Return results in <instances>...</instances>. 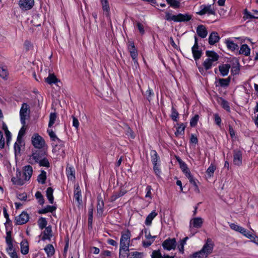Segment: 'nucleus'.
<instances>
[{"label":"nucleus","instance_id":"nucleus-17","mask_svg":"<svg viewBox=\"0 0 258 258\" xmlns=\"http://www.w3.org/2000/svg\"><path fill=\"white\" fill-rule=\"evenodd\" d=\"M128 50L130 53L132 59H134L135 57H137L138 52L137 49L135 48L134 43L133 42H130L128 45Z\"/></svg>","mask_w":258,"mask_h":258},{"label":"nucleus","instance_id":"nucleus-3","mask_svg":"<svg viewBox=\"0 0 258 258\" xmlns=\"http://www.w3.org/2000/svg\"><path fill=\"white\" fill-rule=\"evenodd\" d=\"M191 18V16L187 14H179L177 15H173L171 13H166L165 15V19L168 21L184 22L190 20Z\"/></svg>","mask_w":258,"mask_h":258},{"label":"nucleus","instance_id":"nucleus-23","mask_svg":"<svg viewBox=\"0 0 258 258\" xmlns=\"http://www.w3.org/2000/svg\"><path fill=\"white\" fill-rule=\"evenodd\" d=\"M52 237V230L51 227L50 226H48L45 227V229L43 232V235L42 237V239L43 240H45L46 239H50Z\"/></svg>","mask_w":258,"mask_h":258},{"label":"nucleus","instance_id":"nucleus-32","mask_svg":"<svg viewBox=\"0 0 258 258\" xmlns=\"http://www.w3.org/2000/svg\"><path fill=\"white\" fill-rule=\"evenodd\" d=\"M157 215V213L155 211H153L148 215L145 221V224L147 225H150L153 219Z\"/></svg>","mask_w":258,"mask_h":258},{"label":"nucleus","instance_id":"nucleus-30","mask_svg":"<svg viewBox=\"0 0 258 258\" xmlns=\"http://www.w3.org/2000/svg\"><path fill=\"white\" fill-rule=\"evenodd\" d=\"M225 43L227 48L232 51L237 49L238 47V45L234 43V42L230 39L226 40Z\"/></svg>","mask_w":258,"mask_h":258},{"label":"nucleus","instance_id":"nucleus-58","mask_svg":"<svg viewBox=\"0 0 258 258\" xmlns=\"http://www.w3.org/2000/svg\"><path fill=\"white\" fill-rule=\"evenodd\" d=\"M162 257L159 250H154L152 252V258H162Z\"/></svg>","mask_w":258,"mask_h":258},{"label":"nucleus","instance_id":"nucleus-34","mask_svg":"<svg viewBox=\"0 0 258 258\" xmlns=\"http://www.w3.org/2000/svg\"><path fill=\"white\" fill-rule=\"evenodd\" d=\"M46 179V172L44 170L41 171L40 174L38 175L37 177V181L39 183L44 184Z\"/></svg>","mask_w":258,"mask_h":258},{"label":"nucleus","instance_id":"nucleus-7","mask_svg":"<svg viewBox=\"0 0 258 258\" xmlns=\"http://www.w3.org/2000/svg\"><path fill=\"white\" fill-rule=\"evenodd\" d=\"M19 6L23 10L27 11L32 8L34 5V0H20Z\"/></svg>","mask_w":258,"mask_h":258},{"label":"nucleus","instance_id":"nucleus-55","mask_svg":"<svg viewBox=\"0 0 258 258\" xmlns=\"http://www.w3.org/2000/svg\"><path fill=\"white\" fill-rule=\"evenodd\" d=\"M50 127H49L48 129H47V133L49 135V136H50V138L53 140V141H55L56 140H57L58 139L57 138V137H56V136L55 135V133L53 132V131H52V129L51 128H49Z\"/></svg>","mask_w":258,"mask_h":258},{"label":"nucleus","instance_id":"nucleus-10","mask_svg":"<svg viewBox=\"0 0 258 258\" xmlns=\"http://www.w3.org/2000/svg\"><path fill=\"white\" fill-rule=\"evenodd\" d=\"M200 15H203L205 14L209 15H214L215 11L212 9V6L210 5H202L201 6V10L197 13Z\"/></svg>","mask_w":258,"mask_h":258},{"label":"nucleus","instance_id":"nucleus-11","mask_svg":"<svg viewBox=\"0 0 258 258\" xmlns=\"http://www.w3.org/2000/svg\"><path fill=\"white\" fill-rule=\"evenodd\" d=\"M29 220V215L26 212H22L19 216L16 217L15 220L18 225L25 224Z\"/></svg>","mask_w":258,"mask_h":258},{"label":"nucleus","instance_id":"nucleus-64","mask_svg":"<svg viewBox=\"0 0 258 258\" xmlns=\"http://www.w3.org/2000/svg\"><path fill=\"white\" fill-rule=\"evenodd\" d=\"M221 105L227 111L230 110V107L228 105V103L226 101L223 100L221 102Z\"/></svg>","mask_w":258,"mask_h":258},{"label":"nucleus","instance_id":"nucleus-42","mask_svg":"<svg viewBox=\"0 0 258 258\" xmlns=\"http://www.w3.org/2000/svg\"><path fill=\"white\" fill-rule=\"evenodd\" d=\"M185 126L183 124H180L177 128L176 131L175 133V134L176 136H178L179 135H183L184 133V130Z\"/></svg>","mask_w":258,"mask_h":258},{"label":"nucleus","instance_id":"nucleus-54","mask_svg":"<svg viewBox=\"0 0 258 258\" xmlns=\"http://www.w3.org/2000/svg\"><path fill=\"white\" fill-rule=\"evenodd\" d=\"M13 247H11V250H9V248H7V251L11 258H18L17 253L13 249Z\"/></svg>","mask_w":258,"mask_h":258},{"label":"nucleus","instance_id":"nucleus-25","mask_svg":"<svg viewBox=\"0 0 258 258\" xmlns=\"http://www.w3.org/2000/svg\"><path fill=\"white\" fill-rule=\"evenodd\" d=\"M41 153V152L38 151L33 153L30 158V162L33 164V162L32 160H33L35 163H38L42 158V157L40 155Z\"/></svg>","mask_w":258,"mask_h":258},{"label":"nucleus","instance_id":"nucleus-38","mask_svg":"<svg viewBox=\"0 0 258 258\" xmlns=\"http://www.w3.org/2000/svg\"><path fill=\"white\" fill-rule=\"evenodd\" d=\"M57 118V115L55 112H51L49 115V121L48 123V127H51L55 123Z\"/></svg>","mask_w":258,"mask_h":258},{"label":"nucleus","instance_id":"nucleus-60","mask_svg":"<svg viewBox=\"0 0 258 258\" xmlns=\"http://www.w3.org/2000/svg\"><path fill=\"white\" fill-rule=\"evenodd\" d=\"M17 198L21 201H26L27 199V195L26 193L19 194L17 195Z\"/></svg>","mask_w":258,"mask_h":258},{"label":"nucleus","instance_id":"nucleus-41","mask_svg":"<svg viewBox=\"0 0 258 258\" xmlns=\"http://www.w3.org/2000/svg\"><path fill=\"white\" fill-rule=\"evenodd\" d=\"M38 225L40 229L42 230L45 228L47 224V222L45 218L41 217L38 220Z\"/></svg>","mask_w":258,"mask_h":258},{"label":"nucleus","instance_id":"nucleus-61","mask_svg":"<svg viewBox=\"0 0 258 258\" xmlns=\"http://www.w3.org/2000/svg\"><path fill=\"white\" fill-rule=\"evenodd\" d=\"M154 241V239H148V241H143L142 244L144 247H147L151 245Z\"/></svg>","mask_w":258,"mask_h":258},{"label":"nucleus","instance_id":"nucleus-18","mask_svg":"<svg viewBox=\"0 0 258 258\" xmlns=\"http://www.w3.org/2000/svg\"><path fill=\"white\" fill-rule=\"evenodd\" d=\"M197 33L199 36L202 38H205L208 34L207 30L204 25H199L197 28Z\"/></svg>","mask_w":258,"mask_h":258},{"label":"nucleus","instance_id":"nucleus-2","mask_svg":"<svg viewBox=\"0 0 258 258\" xmlns=\"http://www.w3.org/2000/svg\"><path fill=\"white\" fill-rule=\"evenodd\" d=\"M131 233L128 230L125 231L124 233H122L120 239L119 253L122 250L124 251H129V246Z\"/></svg>","mask_w":258,"mask_h":258},{"label":"nucleus","instance_id":"nucleus-4","mask_svg":"<svg viewBox=\"0 0 258 258\" xmlns=\"http://www.w3.org/2000/svg\"><path fill=\"white\" fill-rule=\"evenodd\" d=\"M29 113L30 110L28 105L26 103H23L20 111L21 122L23 125L26 123V119L29 116Z\"/></svg>","mask_w":258,"mask_h":258},{"label":"nucleus","instance_id":"nucleus-36","mask_svg":"<svg viewBox=\"0 0 258 258\" xmlns=\"http://www.w3.org/2000/svg\"><path fill=\"white\" fill-rule=\"evenodd\" d=\"M53 190L51 187H48L46 190V196L50 204L53 203Z\"/></svg>","mask_w":258,"mask_h":258},{"label":"nucleus","instance_id":"nucleus-15","mask_svg":"<svg viewBox=\"0 0 258 258\" xmlns=\"http://www.w3.org/2000/svg\"><path fill=\"white\" fill-rule=\"evenodd\" d=\"M203 223L202 218L200 217L195 218L190 221V227L200 228L202 227Z\"/></svg>","mask_w":258,"mask_h":258},{"label":"nucleus","instance_id":"nucleus-31","mask_svg":"<svg viewBox=\"0 0 258 258\" xmlns=\"http://www.w3.org/2000/svg\"><path fill=\"white\" fill-rule=\"evenodd\" d=\"M21 251L23 254H26L29 252V245L27 241L24 240L21 242Z\"/></svg>","mask_w":258,"mask_h":258},{"label":"nucleus","instance_id":"nucleus-40","mask_svg":"<svg viewBox=\"0 0 258 258\" xmlns=\"http://www.w3.org/2000/svg\"><path fill=\"white\" fill-rule=\"evenodd\" d=\"M207 257L206 254L202 250L193 253L191 255V258H206Z\"/></svg>","mask_w":258,"mask_h":258},{"label":"nucleus","instance_id":"nucleus-39","mask_svg":"<svg viewBox=\"0 0 258 258\" xmlns=\"http://www.w3.org/2000/svg\"><path fill=\"white\" fill-rule=\"evenodd\" d=\"M46 81L49 84H51L52 83H56L58 80L54 74H50L46 78Z\"/></svg>","mask_w":258,"mask_h":258},{"label":"nucleus","instance_id":"nucleus-44","mask_svg":"<svg viewBox=\"0 0 258 258\" xmlns=\"http://www.w3.org/2000/svg\"><path fill=\"white\" fill-rule=\"evenodd\" d=\"M230 79H220L218 81L219 85L222 87L227 86L230 83Z\"/></svg>","mask_w":258,"mask_h":258},{"label":"nucleus","instance_id":"nucleus-53","mask_svg":"<svg viewBox=\"0 0 258 258\" xmlns=\"http://www.w3.org/2000/svg\"><path fill=\"white\" fill-rule=\"evenodd\" d=\"M188 239V237H185L183 239L180 240L179 245L178 246L179 250L180 252H183L184 250V246L186 243V240Z\"/></svg>","mask_w":258,"mask_h":258},{"label":"nucleus","instance_id":"nucleus-16","mask_svg":"<svg viewBox=\"0 0 258 258\" xmlns=\"http://www.w3.org/2000/svg\"><path fill=\"white\" fill-rule=\"evenodd\" d=\"M24 146L23 140L17 139L14 145L15 154L16 156L19 155L21 152V148Z\"/></svg>","mask_w":258,"mask_h":258},{"label":"nucleus","instance_id":"nucleus-49","mask_svg":"<svg viewBox=\"0 0 258 258\" xmlns=\"http://www.w3.org/2000/svg\"><path fill=\"white\" fill-rule=\"evenodd\" d=\"M38 163H39L40 166L49 167L50 165L48 159H47L46 158H42Z\"/></svg>","mask_w":258,"mask_h":258},{"label":"nucleus","instance_id":"nucleus-13","mask_svg":"<svg viewBox=\"0 0 258 258\" xmlns=\"http://www.w3.org/2000/svg\"><path fill=\"white\" fill-rule=\"evenodd\" d=\"M242 154L241 151L235 150L233 153V163L237 166L242 164Z\"/></svg>","mask_w":258,"mask_h":258},{"label":"nucleus","instance_id":"nucleus-37","mask_svg":"<svg viewBox=\"0 0 258 258\" xmlns=\"http://www.w3.org/2000/svg\"><path fill=\"white\" fill-rule=\"evenodd\" d=\"M151 161L153 164H157V161L159 160V157L155 150H152L150 153Z\"/></svg>","mask_w":258,"mask_h":258},{"label":"nucleus","instance_id":"nucleus-8","mask_svg":"<svg viewBox=\"0 0 258 258\" xmlns=\"http://www.w3.org/2000/svg\"><path fill=\"white\" fill-rule=\"evenodd\" d=\"M191 49L194 58L195 60L200 59L202 55V51L198 49V39L196 37H195V44Z\"/></svg>","mask_w":258,"mask_h":258},{"label":"nucleus","instance_id":"nucleus-59","mask_svg":"<svg viewBox=\"0 0 258 258\" xmlns=\"http://www.w3.org/2000/svg\"><path fill=\"white\" fill-rule=\"evenodd\" d=\"M25 133V129L23 126L19 131L17 139L23 140L22 137L24 135Z\"/></svg>","mask_w":258,"mask_h":258},{"label":"nucleus","instance_id":"nucleus-63","mask_svg":"<svg viewBox=\"0 0 258 258\" xmlns=\"http://www.w3.org/2000/svg\"><path fill=\"white\" fill-rule=\"evenodd\" d=\"M137 27H138L139 31L142 34H144V33H145L144 28L143 25L141 23L138 22L137 23Z\"/></svg>","mask_w":258,"mask_h":258},{"label":"nucleus","instance_id":"nucleus-51","mask_svg":"<svg viewBox=\"0 0 258 258\" xmlns=\"http://www.w3.org/2000/svg\"><path fill=\"white\" fill-rule=\"evenodd\" d=\"M144 95L146 96L147 99L150 101V100L152 99V97L154 96V93L153 91L150 88H148V90L146 92L145 94H144Z\"/></svg>","mask_w":258,"mask_h":258},{"label":"nucleus","instance_id":"nucleus-9","mask_svg":"<svg viewBox=\"0 0 258 258\" xmlns=\"http://www.w3.org/2000/svg\"><path fill=\"white\" fill-rule=\"evenodd\" d=\"M213 63H214V62L212 61L208 58H207L203 63L204 68L200 67V66L198 67L199 72L202 75H205L206 71L211 69Z\"/></svg>","mask_w":258,"mask_h":258},{"label":"nucleus","instance_id":"nucleus-46","mask_svg":"<svg viewBox=\"0 0 258 258\" xmlns=\"http://www.w3.org/2000/svg\"><path fill=\"white\" fill-rule=\"evenodd\" d=\"M189 182L193 185L194 186V190L197 192H200V189L198 187V186L197 185L196 180L194 179V177L192 176L190 178L188 179Z\"/></svg>","mask_w":258,"mask_h":258},{"label":"nucleus","instance_id":"nucleus-43","mask_svg":"<svg viewBox=\"0 0 258 258\" xmlns=\"http://www.w3.org/2000/svg\"><path fill=\"white\" fill-rule=\"evenodd\" d=\"M129 256L130 258H143L144 253L143 252L134 251L130 253Z\"/></svg>","mask_w":258,"mask_h":258},{"label":"nucleus","instance_id":"nucleus-1","mask_svg":"<svg viewBox=\"0 0 258 258\" xmlns=\"http://www.w3.org/2000/svg\"><path fill=\"white\" fill-rule=\"evenodd\" d=\"M33 174V168L30 165H26L23 167V172L17 171L16 176L12 178L11 180L14 184L22 185L26 181H29Z\"/></svg>","mask_w":258,"mask_h":258},{"label":"nucleus","instance_id":"nucleus-12","mask_svg":"<svg viewBox=\"0 0 258 258\" xmlns=\"http://www.w3.org/2000/svg\"><path fill=\"white\" fill-rule=\"evenodd\" d=\"M74 195V199L77 202L78 204L79 205H81L82 203L81 190L78 184L75 185V190Z\"/></svg>","mask_w":258,"mask_h":258},{"label":"nucleus","instance_id":"nucleus-57","mask_svg":"<svg viewBox=\"0 0 258 258\" xmlns=\"http://www.w3.org/2000/svg\"><path fill=\"white\" fill-rule=\"evenodd\" d=\"M125 192L122 191H120L117 193H115L111 197L112 201L116 200L117 198L123 196Z\"/></svg>","mask_w":258,"mask_h":258},{"label":"nucleus","instance_id":"nucleus-22","mask_svg":"<svg viewBox=\"0 0 258 258\" xmlns=\"http://www.w3.org/2000/svg\"><path fill=\"white\" fill-rule=\"evenodd\" d=\"M180 168L184 173L185 175L188 179L192 177V175L191 174L189 169L187 168L186 164L183 162H179Z\"/></svg>","mask_w":258,"mask_h":258},{"label":"nucleus","instance_id":"nucleus-19","mask_svg":"<svg viewBox=\"0 0 258 258\" xmlns=\"http://www.w3.org/2000/svg\"><path fill=\"white\" fill-rule=\"evenodd\" d=\"M231 66L229 64L225 63L219 66V70L222 76H227L229 73Z\"/></svg>","mask_w":258,"mask_h":258},{"label":"nucleus","instance_id":"nucleus-26","mask_svg":"<svg viewBox=\"0 0 258 258\" xmlns=\"http://www.w3.org/2000/svg\"><path fill=\"white\" fill-rule=\"evenodd\" d=\"M250 53V49L246 44H242L239 51V53L243 54L245 56H248Z\"/></svg>","mask_w":258,"mask_h":258},{"label":"nucleus","instance_id":"nucleus-35","mask_svg":"<svg viewBox=\"0 0 258 258\" xmlns=\"http://www.w3.org/2000/svg\"><path fill=\"white\" fill-rule=\"evenodd\" d=\"M6 243L8 246L7 248H9V249L11 250V247H13V243H12L11 232L10 231L7 232V236L6 237Z\"/></svg>","mask_w":258,"mask_h":258},{"label":"nucleus","instance_id":"nucleus-45","mask_svg":"<svg viewBox=\"0 0 258 258\" xmlns=\"http://www.w3.org/2000/svg\"><path fill=\"white\" fill-rule=\"evenodd\" d=\"M166 2L174 8H177L180 5V3L177 0H166Z\"/></svg>","mask_w":258,"mask_h":258},{"label":"nucleus","instance_id":"nucleus-33","mask_svg":"<svg viewBox=\"0 0 258 258\" xmlns=\"http://www.w3.org/2000/svg\"><path fill=\"white\" fill-rule=\"evenodd\" d=\"M67 176L69 179L74 180L75 179V171L73 167H69L67 168Z\"/></svg>","mask_w":258,"mask_h":258},{"label":"nucleus","instance_id":"nucleus-48","mask_svg":"<svg viewBox=\"0 0 258 258\" xmlns=\"http://www.w3.org/2000/svg\"><path fill=\"white\" fill-rule=\"evenodd\" d=\"M215 169V166L213 164H211L210 166L207 169L206 173L210 177H211L212 176H213Z\"/></svg>","mask_w":258,"mask_h":258},{"label":"nucleus","instance_id":"nucleus-29","mask_svg":"<svg viewBox=\"0 0 258 258\" xmlns=\"http://www.w3.org/2000/svg\"><path fill=\"white\" fill-rule=\"evenodd\" d=\"M56 207L55 206H47L46 207H45L43 209H42L40 210L38 212L39 214H45L48 212H51L52 213L53 211H54L56 210Z\"/></svg>","mask_w":258,"mask_h":258},{"label":"nucleus","instance_id":"nucleus-28","mask_svg":"<svg viewBox=\"0 0 258 258\" xmlns=\"http://www.w3.org/2000/svg\"><path fill=\"white\" fill-rule=\"evenodd\" d=\"M44 250L48 257L52 256L54 254L55 252L54 248L51 244H47L44 248Z\"/></svg>","mask_w":258,"mask_h":258},{"label":"nucleus","instance_id":"nucleus-6","mask_svg":"<svg viewBox=\"0 0 258 258\" xmlns=\"http://www.w3.org/2000/svg\"><path fill=\"white\" fill-rule=\"evenodd\" d=\"M164 249L170 250L175 249L176 246V241L175 238H168L164 240L162 243Z\"/></svg>","mask_w":258,"mask_h":258},{"label":"nucleus","instance_id":"nucleus-62","mask_svg":"<svg viewBox=\"0 0 258 258\" xmlns=\"http://www.w3.org/2000/svg\"><path fill=\"white\" fill-rule=\"evenodd\" d=\"M229 226L232 229L238 232H239L240 229L241 227L234 223H231L229 225Z\"/></svg>","mask_w":258,"mask_h":258},{"label":"nucleus","instance_id":"nucleus-56","mask_svg":"<svg viewBox=\"0 0 258 258\" xmlns=\"http://www.w3.org/2000/svg\"><path fill=\"white\" fill-rule=\"evenodd\" d=\"M199 117L198 115H196L191 119L190 124L191 126H195L197 125Z\"/></svg>","mask_w":258,"mask_h":258},{"label":"nucleus","instance_id":"nucleus-52","mask_svg":"<svg viewBox=\"0 0 258 258\" xmlns=\"http://www.w3.org/2000/svg\"><path fill=\"white\" fill-rule=\"evenodd\" d=\"M143 232H144L145 236L147 239H154V238L156 237V236H152L150 231L147 228H144V229L142 230V233Z\"/></svg>","mask_w":258,"mask_h":258},{"label":"nucleus","instance_id":"nucleus-47","mask_svg":"<svg viewBox=\"0 0 258 258\" xmlns=\"http://www.w3.org/2000/svg\"><path fill=\"white\" fill-rule=\"evenodd\" d=\"M36 198L38 200V203L40 205H43L44 203L43 197L40 191H37L35 194Z\"/></svg>","mask_w":258,"mask_h":258},{"label":"nucleus","instance_id":"nucleus-20","mask_svg":"<svg viewBox=\"0 0 258 258\" xmlns=\"http://www.w3.org/2000/svg\"><path fill=\"white\" fill-rule=\"evenodd\" d=\"M220 39V37L218 33L216 32H212L209 37V43L210 45H214L218 42Z\"/></svg>","mask_w":258,"mask_h":258},{"label":"nucleus","instance_id":"nucleus-27","mask_svg":"<svg viewBox=\"0 0 258 258\" xmlns=\"http://www.w3.org/2000/svg\"><path fill=\"white\" fill-rule=\"evenodd\" d=\"M103 12L106 13V16H109L110 8L108 0H100Z\"/></svg>","mask_w":258,"mask_h":258},{"label":"nucleus","instance_id":"nucleus-50","mask_svg":"<svg viewBox=\"0 0 258 258\" xmlns=\"http://www.w3.org/2000/svg\"><path fill=\"white\" fill-rule=\"evenodd\" d=\"M171 110H172V112H171V117L172 119L174 121H177V119L178 118V116H179V114H178V112L174 107L172 108Z\"/></svg>","mask_w":258,"mask_h":258},{"label":"nucleus","instance_id":"nucleus-21","mask_svg":"<svg viewBox=\"0 0 258 258\" xmlns=\"http://www.w3.org/2000/svg\"><path fill=\"white\" fill-rule=\"evenodd\" d=\"M104 202L102 199L101 196H98L97 197V214L101 216L103 212Z\"/></svg>","mask_w":258,"mask_h":258},{"label":"nucleus","instance_id":"nucleus-24","mask_svg":"<svg viewBox=\"0 0 258 258\" xmlns=\"http://www.w3.org/2000/svg\"><path fill=\"white\" fill-rule=\"evenodd\" d=\"M206 54L208 58L214 62L218 60L219 58V55L213 51H206Z\"/></svg>","mask_w":258,"mask_h":258},{"label":"nucleus","instance_id":"nucleus-14","mask_svg":"<svg viewBox=\"0 0 258 258\" xmlns=\"http://www.w3.org/2000/svg\"><path fill=\"white\" fill-rule=\"evenodd\" d=\"M213 248V245L212 243V241L210 239H208L207 242L204 244L201 250L208 256L212 252Z\"/></svg>","mask_w":258,"mask_h":258},{"label":"nucleus","instance_id":"nucleus-5","mask_svg":"<svg viewBox=\"0 0 258 258\" xmlns=\"http://www.w3.org/2000/svg\"><path fill=\"white\" fill-rule=\"evenodd\" d=\"M32 142L33 146L38 149L42 148L45 144V141L43 138L38 134H35L32 138Z\"/></svg>","mask_w":258,"mask_h":258}]
</instances>
